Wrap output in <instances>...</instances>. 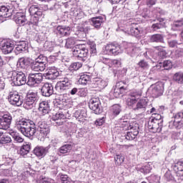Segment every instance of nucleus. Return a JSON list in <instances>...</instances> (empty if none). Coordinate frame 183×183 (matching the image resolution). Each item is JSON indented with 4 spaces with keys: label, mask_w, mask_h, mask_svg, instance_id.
I'll use <instances>...</instances> for the list:
<instances>
[{
    "label": "nucleus",
    "mask_w": 183,
    "mask_h": 183,
    "mask_svg": "<svg viewBox=\"0 0 183 183\" xmlns=\"http://www.w3.org/2000/svg\"><path fill=\"white\" fill-rule=\"evenodd\" d=\"M36 103H35V102H33L32 100H29V99H26V101L24 104V108H26V109H32V108H34L35 107Z\"/></svg>",
    "instance_id": "44"
},
{
    "label": "nucleus",
    "mask_w": 183,
    "mask_h": 183,
    "mask_svg": "<svg viewBox=\"0 0 183 183\" xmlns=\"http://www.w3.org/2000/svg\"><path fill=\"white\" fill-rule=\"evenodd\" d=\"M48 3L45 4L44 11H46V9H49L50 11H54L55 9V1L54 0H49L47 1Z\"/></svg>",
    "instance_id": "50"
},
{
    "label": "nucleus",
    "mask_w": 183,
    "mask_h": 183,
    "mask_svg": "<svg viewBox=\"0 0 183 183\" xmlns=\"http://www.w3.org/2000/svg\"><path fill=\"white\" fill-rule=\"evenodd\" d=\"M150 94L153 98H158L164 94V84L162 82H157L152 84L149 89Z\"/></svg>",
    "instance_id": "9"
},
{
    "label": "nucleus",
    "mask_w": 183,
    "mask_h": 183,
    "mask_svg": "<svg viewBox=\"0 0 183 183\" xmlns=\"http://www.w3.org/2000/svg\"><path fill=\"white\" fill-rule=\"evenodd\" d=\"M58 76L59 79L62 76L59 75V71L55 67L49 68L45 74L46 79H56Z\"/></svg>",
    "instance_id": "16"
},
{
    "label": "nucleus",
    "mask_w": 183,
    "mask_h": 183,
    "mask_svg": "<svg viewBox=\"0 0 183 183\" xmlns=\"http://www.w3.org/2000/svg\"><path fill=\"white\" fill-rule=\"evenodd\" d=\"M41 92L43 97H51L54 94V86L52 84L45 83L41 87Z\"/></svg>",
    "instance_id": "19"
},
{
    "label": "nucleus",
    "mask_w": 183,
    "mask_h": 183,
    "mask_svg": "<svg viewBox=\"0 0 183 183\" xmlns=\"http://www.w3.org/2000/svg\"><path fill=\"white\" fill-rule=\"evenodd\" d=\"M48 151H49V147L37 146L34 148L33 152L36 157H38V158H44V157L48 154Z\"/></svg>",
    "instance_id": "20"
},
{
    "label": "nucleus",
    "mask_w": 183,
    "mask_h": 183,
    "mask_svg": "<svg viewBox=\"0 0 183 183\" xmlns=\"http://www.w3.org/2000/svg\"><path fill=\"white\" fill-rule=\"evenodd\" d=\"M168 45L169 48H177L179 44L177 40H169L168 41Z\"/></svg>",
    "instance_id": "60"
},
{
    "label": "nucleus",
    "mask_w": 183,
    "mask_h": 183,
    "mask_svg": "<svg viewBox=\"0 0 183 183\" xmlns=\"http://www.w3.org/2000/svg\"><path fill=\"white\" fill-rule=\"evenodd\" d=\"M10 135L12 137L14 142L21 143L24 141V138H22V137L19 136V134L15 132H12Z\"/></svg>",
    "instance_id": "46"
},
{
    "label": "nucleus",
    "mask_w": 183,
    "mask_h": 183,
    "mask_svg": "<svg viewBox=\"0 0 183 183\" xmlns=\"http://www.w3.org/2000/svg\"><path fill=\"white\" fill-rule=\"evenodd\" d=\"M53 121H59L61 119H66V115L62 112H59L56 114L53 115Z\"/></svg>",
    "instance_id": "43"
},
{
    "label": "nucleus",
    "mask_w": 183,
    "mask_h": 183,
    "mask_svg": "<svg viewBox=\"0 0 183 183\" xmlns=\"http://www.w3.org/2000/svg\"><path fill=\"white\" fill-rule=\"evenodd\" d=\"M10 142H12V139H11V137L6 134H2V136L0 137V144L2 145L10 144Z\"/></svg>",
    "instance_id": "42"
},
{
    "label": "nucleus",
    "mask_w": 183,
    "mask_h": 183,
    "mask_svg": "<svg viewBox=\"0 0 183 183\" xmlns=\"http://www.w3.org/2000/svg\"><path fill=\"white\" fill-rule=\"evenodd\" d=\"M32 59L29 57H21L19 59L17 62V66L22 69L26 68V66H31V64L32 63Z\"/></svg>",
    "instance_id": "24"
},
{
    "label": "nucleus",
    "mask_w": 183,
    "mask_h": 183,
    "mask_svg": "<svg viewBox=\"0 0 183 183\" xmlns=\"http://www.w3.org/2000/svg\"><path fill=\"white\" fill-rule=\"evenodd\" d=\"M56 34L60 36H69V35H71V27L66 26H58L56 27Z\"/></svg>",
    "instance_id": "22"
},
{
    "label": "nucleus",
    "mask_w": 183,
    "mask_h": 183,
    "mask_svg": "<svg viewBox=\"0 0 183 183\" xmlns=\"http://www.w3.org/2000/svg\"><path fill=\"white\" fill-rule=\"evenodd\" d=\"M15 22L17 24V25L24 26V25L28 24V19H26V16H25V14L17 12L15 15Z\"/></svg>",
    "instance_id": "23"
},
{
    "label": "nucleus",
    "mask_w": 183,
    "mask_h": 183,
    "mask_svg": "<svg viewBox=\"0 0 183 183\" xmlns=\"http://www.w3.org/2000/svg\"><path fill=\"white\" fill-rule=\"evenodd\" d=\"M127 90L128 86H127V83H125V81H119L116 84L113 95L114 98H119V97L124 95Z\"/></svg>",
    "instance_id": "11"
},
{
    "label": "nucleus",
    "mask_w": 183,
    "mask_h": 183,
    "mask_svg": "<svg viewBox=\"0 0 183 183\" xmlns=\"http://www.w3.org/2000/svg\"><path fill=\"white\" fill-rule=\"evenodd\" d=\"M112 112L113 115H119L121 113V106L119 104H114L112 107Z\"/></svg>",
    "instance_id": "51"
},
{
    "label": "nucleus",
    "mask_w": 183,
    "mask_h": 183,
    "mask_svg": "<svg viewBox=\"0 0 183 183\" xmlns=\"http://www.w3.org/2000/svg\"><path fill=\"white\" fill-rule=\"evenodd\" d=\"M9 76L13 86H21L26 84V75L22 71H12L9 73Z\"/></svg>",
    "instance_id": "3"
},
{
    "label": "nucleus",
    "mask_w": 183,
    "mask_h": 183,
    "mask_svg": "<svg viewBox=\"0 0 183 183\" xmlns=\"http://www.w3.org/2000/svg\"><path fill=\"white\" fill-rule=\"evenodd\" d=\"M104 124H105V117L97 119L95 122V125H98L99 127L104 125Z\"/></svg>",
    "instance_id": "62"
},
{
    "label": "nucleus",
    "mask_w": 183,
    "mask_h": 183,
    "mask_svg": "<svg viewBox=\"0 0 183 183\" xmlns=\"http://www.w3.org/2000/svg\"><path fill=\"white\" fill-rule=\"evenodd\" d=\"M106 54L108 55H118V54H121V46L119 44H107L105 47Z\"/></svg>",
    "instance_id": "14"
},
{
    "label": "nucleus",
    "mask_w": 183,
    "mask_h": 183,
    "mask_svg": "<svg viewBox=\"0 0 183 183\" xmlns=\"http://www.w3.org/2000/svg\"><path fill=\"white\" fill-rule=\"evenodd\" d=\"M174 124L177 125L178 124V126H177V128H180L181 125H183V111L178 112L175 116H174Z\"/></svg>",
    "instance_id": "33"
},
{
    "label": "nucleus",
    "mask_w": 183,
    "mask_h": 183,
    "mask_svg": "<svg viewBox=\"0 0 183 183\" xmlns=\"http://www.w3.org/2000/svg\"><path fill=\"white\" fill-rule=\"evenodd\" d=\"M15 128L27 138H31L36 133V125L35 122L26 119H16Z\"/></svg>",
    "instance_id": "1"
},
{
    "label": "nucleus",
    "mask_w": 183,
    "mask_h": 183,
    "mask_svg": "<svg viewBox=\"0 0 183 183\" xmlns=\"http://www.w3.org/2000/svg\"><path fill=\"white\" fill-rule=\"evenodd\" d=\"M122 122L124 123V129H125V131H130L127 133L126 139H127V141L135 139V137L139 134V124L137 122H133L129 124L128 122L121 119L120 124H122Z\"/></svg>",
    "instance_id": "2"
},
{
    "label": "nucleus",
    "mask_w": 183,
    "mask_h": 183,
    "mask_svg": "<svg viewBox=\"0 0 183 183\" xmlns=\"http://www.w3.org/2000/svg\"><path fill=\"white\" fill-rule=\"evenodd\" d=\"M91 81V76L88 75V74H82L81 76H80V78L79 79V84L80 85H86V84H88V82Z\"/></svg>",
    "instance_id": "36"
},
{
    "label": "nucleus",
    "mask_w": 183,
    "mask_h": 183,
    "mask_svg": "<svg viewBox=\"0 0 183 183\" xmlns=\"http://www.w3.org/2000/svg\"><path fill=\"white\" fill-rule=\"evenodd\" d=\"M84 112H85V111H84V110L76 111L75 113L76 118H77V119H82V118H84V117H85V115H84Z\"/></svg>",
    "instance_id": "61"
},
{
    "label": "nucleus",
    "mask_w": 183,
    "mask_h": 183,
    "mask_svg": "<svg viewBox=\"0 0 183 183\" xmlns=\"http://www.w3.org/2000/svg\"><path fill=\"white\" fill-rule=\"evenodd\" d=\"M29 151H31V144H26L21 147L19 154L22 157H25V155H28V154H29Z\"/></svg>",
    "instance_id": "35"
},
{
    "label": "nucleus",
    "mask_w": 183,
    "mask_h": 183,
    "mask_svg": "<svg viewBox=\"0 0 183 183\" xmlns=\"http://www.w3.org/2000/svg\"><path fill=\"white\" fill-rule=\"evenodd\" d=\"M137 102V99L131 97L129 96V97L127 99V104L128 107H132V108H134V105H135V103Z\"/></svg>",
    "instance_id": "54"
},
{
    "label": "nucleus",
    "mask_w": 183,
    "mask_h": 183,
    "mask_svg": "<svg viewBox=\"0 0 183 183\" xmlns=\"http://www.w3.org/2000/svg\"><path fill=\"white\" fill-rule=\"evenodd\" d=\"M154 48L157 51H159L158 56H159V58H162V59H164V58H167V55H168V53L167 52V51H165V49H164V47L161 46H157Z\"/></svg>",
    "instance_id": "40"
},
{
    "label": "nucleus",
    "mask_w": 183,
    "mask_h": 183,
    "mask_svg": "<svg viewBox=\"0 0 183 183\" xmlns=\"http://www.w3.org/2000/svg\"><path fill=\"white\" fill-rule=\"evenodd\" d=\"M15 48V41L11 39H5L1 41L0 43V49L4 55H8L14 51Z\"/></svg>",
    "instance_id": "6"
},
{
    "label": "nucleus",
    "mask_w": 183,
    "mask_h": 183,
    "mask_svg": "<svg viewBox=\"0 0 183 183\" xmlns=\"http://www.w3.org/2000/svg\"><path fill=\"white\" fill-rule=\"evenodd\" d=\"M129 34L132 36H138V35L141 34V28L132 27L129 30Z\"/></svg>",
    "instance_id": "49"
},
{
    "label": "nucleus",
    "mask_w": 183,
    "mask_h": 183,
    "mask_svg": "<svg viewBox=\"0 0 183 183\" xmlns=\"http://www.w3.org/2000/svg\"><path fill=\"white\" fill-rule=\"evenodd\" d=\"M39 111L41 115L43 116L49 114V104H48L47 102H41V103H39Z\"/></svg>",
    "instance_id": "29"
},
{
    "label": "nucleus",
    "mask_w": 183,
    "mask_h": 183,
    "mask_svg": "<svg viewBox=\"0 0 183 183\" xmlns=\"http://www.w3.org/2000/svg\"><path fill=\"white\" fill-rule=\"evenodd\" d=\"M61 183H80L78 181H72L71 178L68 177V175L66 174H61Z\"/></svg>",
    "instance_id": "47"
},
{
    "label": "nucleus",
    "mask_w": 183,
    "mask_h": 183,
    "mask_svg": "<svg viewBox=\"0 0 183 183\" xmlns=\"http://www.w3.org/2000/svg\"><path fill=\"white\" fill-rule=\"evenodd\" d=\"M30 68L31 71H34L36 72H42V71H45V68L46 66L44 63L39 62V60H31V63L30 64Z\"/></svg>",
    "instance_id": "18"
},
{
    "label": "nucleus",
    "mask_w": 183,
    "mask_h": 183,
    "mask_svg": "<svg viewBox=\"0 0 183 183\" xmlns=\"http://www.w3.org/2000/svg\"><path fill=\"white\" fill-rule=\"evenodd\" d=\"M90 51L92 54H97V44L95 43L90 44Z\"/></svg>",
    "instance_id": "64"
},
{
    "label": "nucleus",
    "mask_w": 183,
    "mask_h": 183,
    "mask_svg": "<svg viewBox=\"0 0 183 183\" xmlns=\"http://www.w3.org/2000/svg\"><path fill=\"white\" fill-rule=\"evenodd\" d=\"M74 147V144L72 142L67 143L63 146H61L59 151L60 154H69L71 151H72V148Z\"/></svg>",
    "instance_id": "32"
},
{
    "label": "nucleus",
    "mask_w": 183,
    "mask_h": 183,
    "mask_svg": "<svg viewBox=\"0 0 183 183\" xmlns=\"http://www.w3.org/2000/svg\"><path fill=\"white\" fill-rule=\"evenodd\" d=\"M137 65L139 68H142V69H148L149 68V64H148V62L144 59L139 61Z\"/></svg>",
    "instance_id": "52"
},
{
    "label": "nucleus",
    "mask_w": 183,
    "mask_h": 183,
    "mask_svg": "<svg viewBox=\"0 0 183 183\" xmlns=\"http://www.w3.org/2000/svg\"><path fill=\"white\" fill-rule=\"evenodd\" d=\"M70 95H76L77 94L79 97H85L88 94V89L85 88L79 89L78 88H72L69 90Z\"/></svg>",
    "instance_id": "26"
},
{
    "label": "nucleus",
    "mask_w": 183,
    "mask_h": 183,
    "mask_svg": "<svg viewBox=\"0 0 183 183\" xmlns=\"http://www.w3.org/2000/svg\"><path fill=\"white\" fill-rule=\"evenodd\" d=\"M141 95H142V92L139 91H133L129 94V97L135 98V99H137L139 97H141Z\"/></svg>",
    "instance_id": "58"
},
{
    "label": "nucleus",
    "mask_w": 183,
    "mask_h": 183,
    "mask_svg": "<svg viewBox=\"0 0 183 183\" xmlns=\"http://www.w3.org/2000/svg\"><path fill=\"white\" fill-rule=\"evenodd\" d=\"M139 171L143 174H149L151 172V167H149V164H147L146 166L142 167Z\"/></svg>",
    "instance_id": "56"
},
{
    "label": "nucleus",
    "mask_w": 183,
    "mask_h": 183,
    "mask_svg": "<svg viewBox=\"0 0 183 183\" xmlns=\"http://www.w3.org/2000/svg\"><path fill=\"white\" fill-rule=\"evenodd\" d=\"M72 88V81L69 79L66 76H61L59 78V81L56 83L55 86V89L57 90L58 92L62 94L64 92H69L71 91Z\"/></svg>",
    "instance_id": "4"
},
{
    "label": "nucleus",
    "mask_w": 183,
    "mask_h": 183,
    "mask_svg": "<svg viewBox=\"0 0 183 183\" xmlns=\"http://www.w3.org/2000/svg\"><path fill=\"white\" fill-rule=\"evenodd\" d=\"M173 81H174V82H177V84H183V72L179 71L175 73L173 76Z\"/></svg>",
    "instance_id": "38"
},
{
    "label": "nucleus",
    "mask_w": 183,
    "mask_h": 183,
    "mask_svg": "<svg viewBox=\"0 0 183 183\" xmlns=\"http://www.w3.org/2000/svg\"><path fill=\"white\" fill-rule=\"evenodd\" d=\"M90 24L95 29H101L102 28V24H104V17L101 16L92 17L90 19Z\"/></svg>",
    "instance_id": "21"
},
{
    "label": "nucleus",
    "mask_w": 183,
    "mask_h": 183,
    "mask_svg": "<svg viewBox=\"0 0 183 183\" xmlns=\"http://www.w3.org/2000/svg\"><path fill=\"white\" fill-rule=\"evenodd\" d=\"M124 157L121 154H117L114 157L115 164L117 165H121L124 162Z\"/></svg>",
    "instance_id": "55"
},
{
    "label": "nucleus",
    "mask_w": 183,
    "mask_h": 183,
    "mask_svg": "<svg viewBox=\"0 0 183 183\" xmlns=\"http://www.w3.org/2000/svg\"><path fill=\"white\" fill-rule=\"evenodd\" d=\"M36 129L39 132V137H41V138H45L49 134V126L44 122H39L38 123Z\"/></svg>",
    "instance_id": "15"
},
{
    "label": "nucleus",
    "mask_w": 183,
    "mask_h": 183,
    "mask_svg": "<svg viewBox=\"0 0 183 183\" xmlns=\"http://www.w3.org/2000/svg\"><path fill=\"white\" fill-rule=\"evenodd\" d=\"M163 68L166 70L171 69V68H172V62L169 60L164 61L163 62Z\"/></svg>",
    "instance_id": "59"
},
{
    "label": "nucleus",
    "mask_w": 183,
    "mask_h": 183,
    "mask_svg": "<svg viewBox=\"0 0 183 183\" xmlns=\"http://www.w3.org/2000/svg\"><path fill=\"white\" fill-rule=\"evenodd\" d=\"M44 76L41 73H31L29 74L27 85L29 86H37L42 82Z\"/></svg>",
    "instance_id": "8"
},
{
    "label": "nucleus",
    "mask_w": 183,
    "mask_h": 183,
    "mask_svg": "<svg viewBox=\"0 0 183 183\" xmlns=\"http://www.w3.org/2000/svg\"><path fill=\"white\" fill-rule=\"evenodd\" d=\"M44 48L47 49V51H54V47L52 46V43L49 41H46L44 43Z\"/></svg>",
    "instance_id": "63"
},
{
    "label": "nucleus",
    "mask_w": 183,
    "mask_h": 183,
    "mask_svg": "<svg viewBox=\"0 0 183 183\" xmlns=\"http://www.w3.org/2000/svg\"><path fill=\"white\" fill-rule=\"evenodd\" d=\"M149 42L164 44V35L161 34H152L149 38Z\"/></svg>",
    "instance_id": "28"
},
{
    "label": "nucleus",
    "mask_w": 183,
    "mask_h": 183,
    "mask_svg": "<svg viewBox=\"0 0 183 183\" xmlns=\"http://www.w3.org/2000/svg\"><path fill=\"white\" fill-rule=\"evenodd\" d=\"M8 99L11 105H15L16 107H21L24 104V97L19 95V93L16 91L10 92Z\"/></svg>",
    "instance_id": "5"
},
{
    "label": "nucleus",
    "mask_w": 183,
    "mask_h": 183,
    "mask_svg": "<svg viewBox=\"0 0 183 183\" xmlns=\"http://www.w3.org/2000/svg\"><path fill=\"white\" fill-rule=\"evenodd\" d=\"M35 61H39L40 64H44L45 66L46 65V62H48V57L44 56L43 54H40Z\"/></svg>",
    "instance_id": "53"
},
{
    "label": "nucleus",
    "mask_w": 183,
    "mask_h": 183,
    "mask_svg": "<svg viewBox=\"0 0 183 183\" xmlns=\"http://www.w3.org/2000/svg\"><path fill=\"white\" fill-rule=\"evenodd\" d=\"M150 132L156 133L162 131V119L152 118L148 122Z\"/></svg>",
    "instance_id": "7"
},
{
    "label": "nucleus",
    "mask_w": 183,
    "mask_h": 183,
    "mask_svg": "<svg viewBox=\"0 0 183 183\" xmlns=\"http://www.w3.org/2000/svg\"><path fill=\"white\" fill-rule=\"evenodd\" d=\"M12 122V116L11 114H0V129L6 130Z\"/></svg>",
    "instance_id": "10"
},
{
    "label": "nucleus",
    "mask_w": 183,
    "mask_h": 183,
    "mask_svg": "<svg viewBox=\"0 0 183 183\" xmlns=\"http://www.w3.org/2000/svg\"><path fill=\"white\" fill-rule=\"evenodd\" d=\"M39 16H32L29 24L31 25H38V23L39 22Z\"/></svg>",
    "instance_id": "57"
},
{
    "label": "nucleus",
    "mask_w": 183,
    "mask_h": 183,
    "mask_svg": "<svg viewBox=\"0 0 183 183\" xmlns=\"http://www.w3.org/2000/svg\"><path fill=\"white\" fill-rule=\"evenodd\" d=\"M0 16L1 18L12 16V10L9 8V6H0Z\"/></svg>",
    "instance_id": "25"
},
{
    "label": "nucleus",
    "mask_w": 183,
    "mask_h": 183,
    "mask_svg": "<svg viewBox=\"0 0 183 183\" xmlns=\"http://www.w3.org/2000/svg\"><path fill=\"white\" fill-rule=\"evenodd\" d=\"M26 49H28V44H26V41H20L16 45L14 52L16 55H19L21 52H25Z\"/></svg>",
    "instance_id": "27"
},
{
    "label": "nucleus",
    "mask_w": 183,
    "mask_h": 183,
    "mask_svg": "<svg viewBox=\"0 0 183 183\" xmlns=\"http://www.w3.org/2000/svg\"><path fill=\"white\" fill-rule=\"evenodd\" d=\"M162 28H165V22H164V19H159L158 23L153 24L152 25V29L154 31H158V29H162Z\"/></svg>",
    "instance_id": "34"
},
{
    "label": "nucleus",
    "mask_w": 183,
    "mask_h": 183,
    "mask_svg": "<svg viewBox=\"0 0 183 183\" xmlns=\"http://www.w3.org/2000/svg\"><path fill=\"white\" fill-rule=\"evenodd\" d=\"M27 99H29L30 101H32L33 102H38L39 101V97H38L37 92H29L26 95Z\"/></svg>",
    "instance_id": "37"
},
{
    "label": "nucleus",
    "mask_w": 183,
    "mask_h": 183,
    "mask_svg": "<svg viewBox=\"0 0 183 183\" xmlns=\"http://www.w3.org/2000/svg\"><path fill=\"white\" fill-rule=\"evenodd\" d=\"M66 48L67 49H71L73 48L75 49V39L71 37V38H68L67 39H66V45H65Z\"/></svg>",
    "instance_id": "45"
},
{
    "label": "nucleus",
    "mask_w": 183,
    "mask_h": 183,
    "mask_svg": "<svg viewBox=\"0 0 183 183\" xmlns=\"http://www.w3.org/2000/svg\"><path fill=\"white\" fill-rule=\"evenodd\" d=\"M95 86L99 88V89H104L108 86V79H102L101 78H97L94 82Z\"/></svg>",
    "instance_id": "31"
},
{
    "label": "nucleus",
    "mask_w": 183,
    "mask_h": 183,
    "mask_svg": "<svg viewBox=\"0 0 183 183\" xmlns=\"http://www.w3.org/2000/svg\"><path fill=\"white\" fill-rule=\"evenodd\" d=\"M81 67H82V63L74 62L69 66V71H78V69H79V68H81Z\"/></svg>",
    "instance_id": "48"
},
{
    "label": "nucleus",
    "mask_w": 183,
    "mask_h": 183,
    "mask_svg": "<svg viewBox=\"0 0 183 183\" xmlns=\"http://www.w3.org/2000/svg\"><path fill=\"white\" fill-rule=\"evenodd\" d=\"M29 11L31 16H42V11L38 4L31 5L29 9Z\"/></svg>",
    "instance_id": "30"
},
{
    "label": "nucleus",
    "mask_w": 183,
    "mask_h": 183,
    "mask_svg": "<svg viewBox=\"0 0 183 183\" xmlns=\"http://www.w3.org/2000/svg\"><path fill=\"white\" fill-rule=\"evenodd\" d=\"M89 107L97 115L102 112V110L101 109V101L98 97H93L89 100Z\"/></svg>",
    "instance_id": "13"
},
{
    "label": "nucleus",
    "mask_w": 183,
    "mask_h": 183,
    "mask_svg": "<svg viewBox=\"0 0 183 183\" xmlns=\"http://www.w3.org/2000/svg\"><path fill=\"white\" fill-rule=\"evenodd\" d=\"M172 29H174V31H182L183 19L174 21L172 25Z\"/></svg>",
    "instance_id": "41"
},
{
    "label": "nucleus",
    "mask_w": 183,
    "mask_h": 183,
    "mask_svg": "<svg viewBox=\"0 0 183 183\" xmlns=\"http://www.w3.org/2000/svg\"><path fill=\"white\" fill-rule=\"evenodd\" d=\"M125 47V52L127 55H130L131 56H134V54H135V47L132 46V44L124 43Z\"/></svg>",
    "instance_id": "39"
},
{
    "label": "nucleus",
    "mask_w": 183,
    "mask_h": 183,
    "mask_svg": "<svg viewBox=\"0 0 183 183\" xmlns=\"http://www.w3.org/2000/svg\"><path fill=\"white\" fill-rule=\"evenodd\" d=\"M147 105L148 102H147V99H142L137 102L136 106L133 107V109L135 112H140V114H142V112H145L147 110Z\"/></svg>",
    "instance_id": "17"
},
{
    "label": "nucleus",
    "mask_w": 183,
    "mask_h": 183,
    "mask_svg": "<svg viewBox=\"0 0 183 183\" xmlns=\"http://www.w3.org/2000/svg\"><path fill=\"white\" fill-rule=\"evenodd\" d=\"M72 52L74 56H75V58H78L79 61H82V62H85V61H86V56H88V49L75 47L73 49Z\"/></svg>",
    "instance_id": "12"
}]
</instances>
